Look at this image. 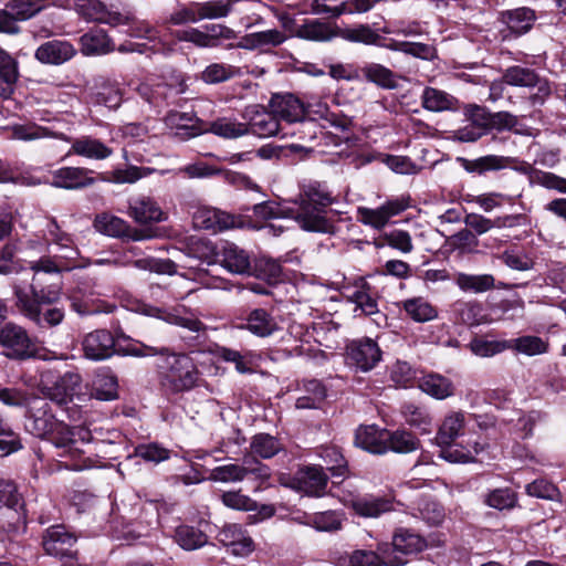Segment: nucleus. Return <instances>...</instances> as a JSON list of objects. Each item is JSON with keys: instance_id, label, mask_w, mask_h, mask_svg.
<instances>
[{"instance_id": "obj_1", "label": "nucleus", "mask_w": 566, "mask_h": 566, "mask_svg": "<svg viewBox=\"0 0 566 566\" xmlns=\"http://www.w3.org/2000/svg\"><path fill=\"white\" fill-rule=\"evenodd\" d=\"M25 430L33 437L49 441L57 451V457L69 470L81 471L91 467L81 443L90 442V430L78 426H69L59 420L45 399L33 398L28 410Z\"/></svg>"}, {"instance_id": "obj_2", "label": "nucleus", "mask_w": 566, "mask_h": 566, "mask_svg": "<svg viewBox=\"0 0 566 566\" xmlns=\"http://www.w3.org/2000/svg\"><path fill=\"white\" fill-rule=\"evenodd\" d=\"M14 295L20 312L39 327H54L64 319L65 312L60 306L61 289L57 284L43 286L39 277H35L29 291L15 287Z\"/></svg>"}, {"instance_id": "obj_3", "label": "nucleus", "mask_w": 566, "mask_h": 566, "mask_svg": "<svg viewBox=\"0 0 566 566\" xmlns=\"http://www.w3.org/2000/svg\"><path fill=\"white\" fill-rule=\"evenodd\" d=\"M335 202L325 182L308 181L302 186L295 221L301 229L310 232L333 233L334 222L327 218V208Z\"/></svg>"}, {"instance_id": "obj_4", "label": "nucleus", "mask_w": 566, "mask_h": 566, "mask_svg": "<svg viewBox=\"0 0 566 566\" xmlns=\"http://www.w3.org/2000/svg\"><path fill=\"white\" fill-rule=\"evenodd\" d=\"M201 373L195 359L187 353L167 347L158 364V382L167 397L189 392L199 386Z\"/></svg>"}, {"instance_id": "obj_5", "label": "nucleus", "mask_w": 566, "mask_h": 566, "mask_svg": "<svg viewBox=\"0 0 566 566\" xmlns=\"http://www.w3.org/2000/svg\"><path fill=\"white\" fill-rule=\"evenodd\" d=\"M502 82L510 86L535 90L528 97L533 106L543 105L551 95L552 88L547 78L542 77L534 69L512 65L504 70Z\"/></svg>"}, {"instance_id": "obj_6", "label": "nucleus", "mask_w": 566, "mask_h": 566, "mask_svg": "<svg viewBox=\"0 0 566 566\" xmlns=\"http://www.w3.org/2000/svg\"><path fill=\"white\" fill-rule=\"evenodd\" d=\"M270 476V468L251 457H243L241 464L230 463L217 467L210 473V480L222 483L241 482L247 479L263 483Z\"/></svg>"}, {"instance_id": "obj_7", "label": "nucleus", "mask_w": 566, "mask_h": 566, "mask_svg": "<svg viewBox=\"0 0 566 566\" xmlns=\"http://www.w3.org/2000/svg\"><path fill=\"white\" fill-rule=\"evenodd\" d=\"M93 224L99 233L123 241L137 242L150 240L156 237L154 230L133 227L123 218L107 212L96 214Z\"/></svg>"}, {"instance_id": "obj_8", "label": "nucleus", "mask_w": 566, "mask_h": 566, "mask_svg": "<svg viewBox=\"0 0 566 566\" xmlns=\"http://www.w3.org/2000/svg\"><path fill=\"white\" fill-rule=\"evenodd\" d=\"M81 380V376L74 371L60 375L54 370H48L42 375L40 390L50 400L63 405L75 394Z\"/></svg>"}, {"instance_id": "obj_9", "label": "nucleus", "mask_w": 566, "mask_h": 566, "mask_svg": "<svg viewBox=\"0 0 566 566\" xmlns=\"http://www.w3.org/2000/svg\"><path fill=\"white\" fill-rule=\"evenodd\" d=\"M0 346L3 354L11 359L24 360L35 353V346L27 329L14 323H7L0 328Z\"/></svg>"}, {"instance_id": "obj_10", "label": "nucleus", "mask_w": 566, "mask_h": 566, "mask_svg": "<svg viewBox=\"0 0 566 566\" xmlns=\"http://www.w3.org/2000/svg\"><path fill=\"white\" fill-rule=\"evenodd\" d=\"M381 360V350L378 344L369 338L353 339L346 345V363L357 370L367 373Z\"/></svg>"}, {"instance_id": "obj_11", "label": "nucleus", "mask_w": 566, "mask_h": 566, "mask_svg": "<svg viewBox=\"0 0 566 566\" xmlns=\"http://www.w3.org/2000/svg\"><path fill=\"white\" fill-rule=\"evenodd\" d=\"M409 207L410 197L400 196L388 199L376 209L360 207L358 208V216L364 224L380 230L386 227L390 218L402 213Z\"/></svg>"}, {"instance_id": "obj_12", "label": "nucleus", "mask_w": 566, "mask_h": 566, "mask_svg": "<svg viewBox=\"0 0 566 566\" xmlns=\"http://www.w3.org/2000/svg\"><path fill=\"white\" fill-rule=\"evenodd\" d=\"M244 118L248 119L249 133L260 138H268L282 133L280 120L271 108L266 111L261 105L249 106L245 109Z\"/></svg>"}, {"instance_id": "obj_13", "label": "nucleus", "mask_w": 566, "mask_h": 566, "mask_svg": "<svg viewBox=\"0 0 566 566\" xmlns=\"http://www.w3.org/2000/svg\"><path fill=\"white\" fill-rule=\"evenodd\" d=\"M193 223L196 227L213 233L244 226L241 216H234L216 208L199 209L193 216Z\"/></svg>"}, {"instance_id": "obj_14", "label": "nucleus", "mask_w": 566, "mask_h": 566, "mask_svg": "<svg viewBox=\"0 0 566 566\" xmlns=\"http://www.w3.org/2000/svg\"><path fill=\"white\" fill-rule=\"evenodd\" d=\"M127 216L142 226L159 223L168 219V213L163 210L159 202L144 195L128 200Z\"/></svg>"}, {"instance_id": "obj_15", "label": "nucleus", "mask_w": 566, "mask_h": 566, "mask_svg": "<svg viewBox=\"0 0 566 566\" xmlns=\"http://www.w3.org/2000/svg\"><path fill=\"white\" fill-rule=\"evenodd\" d=\"M352 566H403L407 559L390 552L389 543L378 544L377 551L356 549L349 556Z\"/></svg>"}, {"instance_id": "obj_16", "label": "nucleus", "mask_w": 566, "mask_h": 566, "mask_svg": "<svg viewBox=\"0 0 566 566\" xmlns=\"http://www.w3.org/2000/svg\"><path fill=\"white\" fill-rule=\"evenodd\" d=\"M76 536L64 525H53L43 535L42 545L46 554L56 557H72L75 554Z\"/></svg>"}, {"instance_id": "obj_17", "label": "nucleus", "mask_w": 566, "mask_h": 566, "mask_svg": "<svg viewBox=\"0 0 566 566\" xmlns=\"http://www.w3.org/2000/svg\"><path fill=\"white\" fill-rule=\"evenodd\" d=\"M84 356L91 360H104L115 353V339L107 329H95L82 340Z\"/></svg>"}, {"instance_id": "obj_18", "label": "nucleus", "mask_w": 566, "mask_h": 566, "mask_svg": "<svg viewBox=\"0 0 566 566\" xmlns=\"http://www.w3.org/2000/svg\"><path fill=\"white\" fill-rule=\"evenodd\" d=\"M269 107L274 112L276 117L286 123H303L306 116L305 104L293 94H274Z\"/></svg>"}, {"instance_id": "obj_19", "label": "nucleus", "mask_w": 566, "mask_h": 566, "mask_svg": "<svg viewBox=\"0 0 566 566\" xmlns=\"http://www.w3.org/2000/svg\"><path fill=\"white\" fill-rule=\"evenodd\" d=\"M328 476L319 465H306L297 470L293 479L294 488L311 496H322Z\"/></svg>"}, {"instance_id": "obj_20", "label": "nucleus", "mask_w": 566, "mask_h": 566, "mask_svg": "<svg viewBox=\"0 0 566 566\" xmlns=\"http://www.w3.org/2000/svg\"><path fill=\"white\" fill-rule=\"evenodd\" d=\"M93 170L84 167H61L51 172V185L63 189H83L93 186L96 178Z\"/></svg>"}, {"instance_id": "obj_21", "label": "nucleus", "mask_w": 566, "mask_h": 566, "mask_svg": "<svg viewBox=\"0 0 566 566\" xmlns=\"http://www.w3.org/2000/svg\"><path fill=\"white\" fill-rule=\"evenodd\" d=\"M350 507L361 517L376 518L395 510V501L390 495L365 494L353 496Z\"/></svg>"}, {"instance_id": "obj_22", "label": "nucleus", "mask_w": 566, "mask_h": 566, "mask_svg": "<svg viewBox=\"0 0 566 566\" xmlns=\"http://www.w3.org/2000/svg\"><path fill=\"white\" fill-rule=\"evenodd\" d=\"M75 54L76 49L71 42L53 39L38 46L34 57L42 64L61 65L70 61Z\"/></svg>"}, {"instance_id": "obj_23", "label": "nucleus", "mask_w": 566, "mask_h": 566, "mask_svg": "<svg viewBox=\"0 0 566 566\" xmlns=\"http://www.w3.org/2000/svg\"><path fill=\"white\" fill-rule=\"evenodd\" d=\"M238 328L245 329L258 337L271 336L279 329L276 319L268 310L253 308L238 324Z\"/></svg>"}, {"instance_id": "obj_24", "label": "nucleus", "mask_w": 566, "mask_h": 566, "mask_svg": "<svg viewBox=\"0 0 566 566\" xmlns=\"http://www.w3.org/2000/svg\"><path fill=\"white\" fill-rule=\"evenodd\" d=\"M286 39L287 35L284 31L279 29H269L243 35L235 46L250 51H268L283 44Z\"/></svg>"}, {"instance_id": "obj_25", "label": "nucleus", "mask_w": 566, "mask_h": 566, "mask_svg": "<svg viewBox=\"0 0 566 566\" xmlns=\"http://www.w3.org/2000/svg\"><path fill=\"white\" fill-rule=\"evenodd\" d=\"M387 429H380L375 424L360 426L355 433V444L370 453H387Z\"/></svg>"}, {"instance_id": "obj_26", "label": "nucleus", "mask_w": 566, "mask_h": 566, "mask_svg": "<svg viewBox=\"0 0 566 566\" xmlns=\"http://www.w3.org/2000/svg\"><path fill=\"white\" fill-rule=\"evenodd\" d=\"M19 75L18 61L8 51L0 48V98L9 99L12 97Z\"/></svg>"}, {"instance_id": "obj_27", "label": "nucleus", "mask_w": 566, "mask_h": 566, "mask_svg": "<svg viewBox=\"0 0 566 566\" xmlns=\"http://www.w3.org/2000/svg\"><path fill=\"white\" fill-rule=\"evenodd\" d=\"M74 154L93 160H104L113 155V149L102 140L85 135L72 140L69 155Z\"/></svg>"}, {"instance_id": "obj_28", "label": "nucleus", "mask_w": 566, "mask_h": 566, "mask_svg": "<svg viewBox=\"0 0 566 566\" xmlns=\"http://www.w3.org/2000/svg\"><path fill=\"white\" fill-rule=\"evenodd\" d=\"M389 546L392 554L410 555L422 552L427 547V542L421 535L401 527L394 533Z\"/></svg>"}, {"instance_id": "obj_29", "label": "nucleus", "mask_w": 566, "mask_h": 566, "mask_svg": "<svg viewBox=\"0 0 566 566\" xmlns=\"http://www.w3.org/2000/svg\"><path fill=\"white\" fill-rule=\"evenodd\" d=\"M536 19L535 11L527 7L501 12V21L506 24L510 31L518 36L527 33L533 28Z\"/></svg>"}, {"instance_id": "obj_30", "label": "nucleus", "mask_w": 566, "mask_h": 566, "mask_svg": "<svg viewBox=\"0 0 566 566\" xmlns=\"http://www.w3.org/2000/svg\"><path fill=\"white\" fill-rule=\"evenodd\" d=\"M217 355L227 363H232L235 370L240 374H252L259 366L260 354L253 350L239 352L228 347H219Z\"/></svg>"}, {"instance_id": "obj_31", "label": "nucleus", "mask_w": 566, "mask_h": 566, "mask_svg": "<svg viewBox=\"0 0 566 566\" xmlns=\"http://www.w3.org/2000/svg\"><path fill=\"white\" fill-rule=\"evenodd\" d=\"M221 265L233 274H248L251 270L249 254L234 243L227 242L220 252Z\"/></svg>"}, {"instance_id": "obj_32", "label": "nucleus", "mask_w": 566, "mask_h": 566, "mask_svg": "<svg viewBox=\"0 0 566 566\" xmlns=\"http://www.w3.org/2000/svg\"><path fill=\"white\" fill-rule=\"evenodd\" d=\"M347 298L356 305L355 312L360 311L364 315H373L379 311L377 298L371 293V286L364 277L355 281L354 289Z\"/></svg>"}, {"instance_id": "obj_33", "label": "nucleus", "mask_w": 566, "mask_h": 566, "mask_svg": "<svg viewBox=\"0 0 566 566\" xmlns=\"http://www.w3.org/2000/svg\"><path fill=\"white\" fill-rule=\"evenodd\" d=\"M295 35L307 41L327 42L334 39L337 32L331 23L319 21L318 19H308L297 25Z\"/></svg>"}, {"instance_id": "obj_34", "label": "nucleus", "mask_w": 566, "mask_h": 566, "mask_svg": "<svg viewBox=\"0 0 566 566\" xmlns=\"http://www.w3.org/2000/svg\"><path fill=\"white\" fill-rule=\"evenodd\" d=\"M360 80L374 83L377 86L386 90L397 87V80L395 73L380 63L367 62L361 67Z\"/></svg>"}, {"instance_id": "obj_35", "label": "nucleus", "mask_w": 566, "mask_h": 566, "mask_svg": "<svg viewBox=\"0 0 566 566\" xmlns=\"http://www.w3.org/2000/svg\"><path fill=\"white\" fill-rule=\"evenodd\" d=\"M455 319L467 326H478L485 322V313L482 303L478 301H457L452 305Z\"/></svg>"}, {"instance_id": "obj_36", "label": "nucleus", "mask_w": 566, "mask_h": 566, "mask_svg": "<svg viewBox=\"0 0 566 566\" xmlns=\"http://www.w3.org/2000/svg\"><path fill=\"white\" fill-rule=\"evenodd\" d=\"M418 387L427 395L442 400L453 395L454 387L452 381L439 374H428L418 381Z\"/></svg>"}, {"instance_id": "obj_37", "label": "nucleus", "mask_w": 566, "mask_h": 566, "mask_svg": "<svg viewBox=\"0 0 566 566\" xmlns=\"http://www.w3.org/2000/svg\"><path fill=\"white\" fill-rule=\"evenodd\" d=\"M461 160L463 168L468 172H476L479 175H482L486 171L501 170L506 167H510L513 163L516 161V158L497 155H488L473 160L464 158H462Z\"/></svg>"}, {"instance_id": "obj_38", "label": "nucleus", "mask_w": 566, "mask_h": 566, "mask_svg": "<svg viewBox=\"0 0 566 566\" xmlns=\"http://www.w3.org/2000/svg\"><path fill=\"white\" fill-rule=\"evenodd\" d=\"M458 103L454 96L434 87H426L421 95L422 106L430 112L453 111Z\"/></svg>"}, {"instance_id": "obj_39", "label": "nucleus", "mask_w": 566, "mask_h": 566, "mask_svg": "<svg viewBox=\"0 0 566 566\" xmlns=\"http://www.w3.org/2000/svg\"><path fill=\"white\" fill-rule=\"evenodd\" d=\"M343 38L349 42L375 45L385 49H387L389 41L380 35V33L369 24H358L353 28H347L343 31Z\"/></svg>"}, {"instance_id": "obj_40", "label": "nucleus", "mask_w": 566, "mask_h": 566, "mask_svg": "<svg viewBox=\"0 0 566 566\" xmlns=\"http://www.w3.org/2000/svg\"><path fill=\"white\" fill-rule=\"evenodd\" d=\"M174 88L167 83H142L137 87L138 95L154 108L160 109L168 105Z\"/></svg>"}, {"instance_id": "obj_41", "label": "nucleus", "mask_w": 566, "mask_h": 566, "mask_svg": "<svg viewBox=\"0 0 566 566\" xmlns=\"http://www.w3.org/2000/svg\"><path fill=\"white\" fill-rule=\"evenodd\" d=\"M82 52L85 55L106 54L114 50L112 40L102 29L91 30L84 33L81 39Z\"/></svg>"}, {"instance_id": "obj_42", "label": "nucleus", "mask_w": 566, "mask_h": 566, "mask_svg": "<svg viewBox=\"0 0 566 566\" xmlns=\"http://www.w3.org/2000/svg\"><path fill=\"white\" fill-rule=\"evenodd\" d=\"M401 415L405 421L421 433H429L432 430V417L428 409L413 402L401 406Z\"/></svg>"}, {"instance_id": "obj_43", "label": "nucleus", "mask_w": 566, "mask_h": 566, "mask_svg": "<svg viewBox=\"0 0 566 566\" xmlns=\"http://www.w3.org/2000/svg\"><path fill=\"white\" fill-rule=\"evenodd\" d=\"M509 349L526 356L543 355L549 352V340L536 335H524L509 339Z\"/></svg>"}, {"instance_id": "obj_44", "label": "nucleus", "mask_w": 566, "mask_h": 566, "mask_svg": "<svg viewBox=\"0 0 566 566\" xmlns=\"http://www.w3.org/2000/svg\"><path fill=\"white\" fill-rule=\"evenodd\" d=\"M464 413L461 411H453L449 413L441 423L436 436L438 446H444L453 442L462 432L464 428Z\"/></svg>"}, {"instance_id": "obj_45", "label": "nucleus", "mask_w": 566, "mask_h": 566, "mask_svg": "<svg viewBox=\"0 0 566 566\" xmlns=\"http://www.w3.org/2000/svg\"><path fill=\"white\" fill-rule=\"evenodd\" d=\"M420 440L406 429L388 430L387 452L411 453L420 448Z\"/></svg>"}, {"instance_id": "obj_46", "label": "nucleus", "mask_w": 566, "mask_h": 566, "mask_svg": "<svg viewBox=\"0 0 566 566\" xmlns=\"http://www.w3.org/2000/svg\"><path fill=\"white\" fill-rule=\"evenodd\" d=\"M93 395L98 400H114L118 397L117 377L108 369L98 371L93 380Z\"/></svg>"}, {"instance_id": "obj_47", "label": "nucleus", "mask_w": 566, "mask_h": 566, "mask_svg": "<svg viewBox=\"0 0 566 566\" xmlns=\"http://www.w3.org/2000/svg\"><path fill=\"white\" fill-rule=\"evenodd\" d=\"M387 49L390 51L402 52L426 61H432L437 57L436 48L431 44L421 42L397 41L389 39Z\"/></svg>"}, {"instance_id": "obj_48", "label": "nucleus", "mask_w": 566, "mask_h": 566, "mask_svg": "<svg viewBox=\"0 0 566 566\" xmlns=\"http://www.w3.org/2000/svg\"><path fill=\"white\" fill-rule=\"evenodd\" d=\"M174 538L176 543L185 551H195L201 548L208 543V535L191 525H179L175 530Z\"/></svg>"}, {"instance_id": "obj_49", "label": "nucleus", "mask_w": 566, "mask_h": 566, "mask_svg": "<svg viewBox=\"0 0 566 566\" xmlns=\"http://www.w3.org/2000/svg\"><path fill=\"white\" fill-rule=\"evenodd\" d=\"M304 395L296 399L297 409H316L326 397L324 385L317 379L305 380L303 382Z\"/></svg>"}, {"instance_id": "obj_50", "label": "nucleus", "mask_w": 566, "mask_h": 566, "mask_svg": "<svg viewBox=\"0 0 566 566\" xmlns=\"http://www.w3.org/2000/svg\"><path fill=\"white\" fill-rule=\"evenodd\" d=\"M250 454L245 457H255L271 459L282 450L280 441L269 433H258L250 442Z\"/></svg>"}, {"instance_id": "obj_51", "label": "nucleus", "mask_w": 566, "mask_h": 566, "mask_svg": "<svg viewBox=\"0 0 566 566\" xmlns=\"http://www.w3.org/2000/svg\"><path fill=\"white\" fill-rule=\"evenodd\" d=\"M455 284L463 292L483 293L494 289L495 279L492 274H467L458 273L454 279Z\"/></svg>"}, {"instance_id": "obj_52", "label": "nucleus", "mask_w": 566, "mask_h": 566, "mask_svg": "<svg viewBox=\"0 0 566 566\" xmlns=\"http://www.w3.org/2000/svg\"><path fill=\"white\" fill-rule=\"evenodd\" d=\"M472 354L479 357H492L509 349V340L492 339L490 335L474 336L468 344Z\"/></svg>"}, {"instance_id": "obj_53", "label": "nucleus", "mask_w": 566, "mask_h": 566, "mask_svg": "<svg viewBox=\"0 0 566 566\" xmlns=\"http://www.w3.org/2000/svg\"><path fill=\"white\" fill-rule=\"evenodd\" d=\"M13 136L17 139L31 142L42 138H57L65 142H71V138L63 133H53L49 128L40 126L34 123H28L23 125H15L13 127Z\"/></svg>"}, {"instance_id": "obj_54", "label": "nucleus", "mask_w": 566, "mask_h": 566, "mask_svg": "<svg viewBox=\"0 0 566 566\" xmlns=\"http://www.w3.org/2000/svg\"><path fill=\"white\" fill-rule=\"evenodd\" d=\"M402 307L408 316L418 323L429 322L438 316L437 308L422 297L406 300Z\"/></svg>"}, {"instance_id": "obj_55", "label": "nucleus", "mask_w": 566, "mask_h": 566, "mask_svg": "<svg viewBox=\"0 0 566 566\" xmlns=\"http://www.w3.org/2000/svg\"><path fill=\"white\" fill-rule=\"evenodd\" d=\"M210 132L222 138L234 139L249 134V127L235 118L221 117L211 123Z\"/></svg>"}, {"instance_id": "obj_56", "label": "nucleus", "mask_w": 566, "mask_h": 566, "mask_svg": "<svg viewBox=\"0 0 566 566\" xmlns=\"http://www.w3.org/2000/svg\"><path fill=\"white\" fill-rule=\"evenodd\" d=\"M241 75L238 66L226 63H211L201 73V80L207 84H218Z\"/></svg>"}, {"instance_id": "obj_57", "label": "nucleus", "mask_w": 566, "mask_h": 566, "mask_svg": "<svg viewBox=\"0 0 566 566\" xmlns=\"http://www.w3.org/2000/svg\"><path fill=\"white\" fill-rule=\"evenodd\" d=\"M253 214L262 220L293 219L295 220V208L284 207L275 201H264L252 207Z\"/></svg>"}, {"instance_id": "obj_58", "label": "nucleus", "mask_w": 566, "mask_h": 566, "mask_svg": "<svg viewBox=\"0 0 566 566\" xmlns=\"http://www.w3.org/2000/svg\"><path fill=\"white\" fill-rule=\"evenodd\" d=\"M344 514L337 511L317 512L307 517V524L319 532H336L342 528Z\"/></svg>"}, {"instance_id": "obj_59", "label": "nucleus", "mask_w": 566, "mask_h": 566, "mask_svg": "<svg viewBox=\"0 0 566 566\" xmlns=\"http://www.w3.org/2000/svg\"><path fill=\"white\" fill-rule=\"evenodd\" d=\"M6 6L19 23L39 13L46 7V2L45 0H9Z\"/></svg>"}, {"instance_id": "obj_60", "label": "nucleus", "mask_w": 566, "mask_h": 566, "mask_svg": "<svg viewBox=\"0 0 566 566\" xmlns=\"http://www.w3.org/2000/svg\"><path fill=\"white\" fill-rule=\"evenodd\" d=\"M311 9L314 14L338 18L350 12L348 0H313Z\"/></svg>"}, {"instance_id": "obj_61", "label": "nucleus", "mask_w": 566, "mask_h": 566, "mask_svg": "<svg viewBox=\"0 0 566 566\" xmlns=\"http://www.w3.org/2000/svg\"><path fill=\"white\" fill-rule=\"evenodd\" d=\"M23 448L19 433L0 418V455L7 457Z\"/></svg>"}, {"instance_id": "obj_62", "label": "nucleus", "mask_w": 566, "mask_h": 566, "mask_svg": "<svg viewBox=\"0 0 566 566\" xmlns=\"http://www.w3.org/2000/svg\"><path fill=\"white\" fill-rule=\"evenodd\" d=\"M516 502V494L509 488L495 489L484 495V503L500 511L513 509Z\"/></svg>"}, {"instance_id": "obj_63", "label": "nucleus", "mask_w": 566, "mask_h": 566, "mask_svg": "<svg viewBox=\"0 0 566 566\" xmlns=\"http://www.w3.org/2000/svg\"><path fill=\"white\" fill-rule=\"evenodd\" d=\"M220 500L224 506L231 510L244 512L258 510V503L240 490L226 491L220 495Z\"/></svg>"}, {"instance_id": "obj_64", "label": "nucleus", "mask_w": 566, "mask_h": 566, "mask_svg": "<svg viewBox=\"0 0 566 566\" xmlns=\"http://www.w3.org/2000/svg\"><path fill=\"white\" fill-rule=\"evenodd\" d=\"M525 491L530 496L549 500L562 501V494L558 488L545 479H537L525 486Z\"/></svg>"}]
</instances>
